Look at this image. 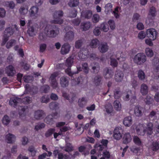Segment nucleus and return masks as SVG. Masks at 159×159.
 Masks as SVG:
<instances>
[{"label": "nucleus", "instance_id": "1", "mask_svg": "<svg viewBox=\"0 0 159 159\" xmlns=\"http://www.w3.org/2000/svg\"><path fill=\"white\" fill-rule=\"evenodd\" d=\"M60 29L55 25H48L45 27V31L47 33L48 36L55 38L59 34Z\"/></svg>", "mask_w": 159, "mask_h": 159}, {"label": "nucleus", "instance_id": "2", "mask_svg": "<svg viewBox=\"0 0 159 159\" xmlns=\"http://www.w3.org/2000/svg\"><path fill=\"white\" fill-rule=\"evenodd\" d=\"M64 13L61 10L55 11L52 15L53 20L50 21L51 24L61 25L63 22V20L61 18L63 16Z\"/></svg>", "mask_w": 159, "mask_h": 159}, {"label": "nucleus", "instance_id": "3", "mask_svg": "<svg viewBox=\"0 0 159 159\" xmlns=\"http://www.w3.org/2000/svg\"><path fill=\"white\" fill-rule=\"evenodd\" d=\"M116 58L118 60L122 61H125V55L121 52H117L112 55L111 57V65L113 67L117 66L118 63L115 60V58Z\"/></svg>", "mask_w": 159, "mask_h": 159}, {"label": "nucleus", "instance_id": "4", "mask_svg": "<svg viewBox=\"0 0 159 159\" xmlns=\"http://www.w3.org/2000/svg\"><path fill=\"white\" fill-rule=\"evenodd\" d=\"M147 60L146 57L144 53H139L135 55L134 58V63L138 65H142L145 63Z\"/></svg>", "mask_w": 159, "mask_h": 159}, {"label": "nucleus", "instance_id": "5", "mask_svg": "<svg viewBox=\"0 0 159 159\" xmlns=\"http://www.w3.org/2000/svg\"><path fill=\"white\" fill-rule=\"evenodd\" d=\"M73 58L71 57L68 58L66 60L65 62V65L67 67L66 69L65 72L70 76H72L74 73H72L71 70V67L73 63Z\"/></svg>", "mask_w": 159, "mask_h": 159}, {"label": "nucleus", "instance_id": "6", "mask_svg": "<svg viewBox=\"0 0 159 159\" xmlns=\"http://www.w3.org/2000/svg\"><path fill=\"white\" fill-rule=\"evenodd\" d=\"M13 33V30L10 27H8L5 30L4 32L2 45H4L6 43L8 39V38L12 35Z\"/></svg>", "mask_w": 159, "mask_h": 159}, {"label": "nucleus", "instance_id": "7", "mask_svg": "<svg viewBox=\"0 0 159 159\" xmlns=\"http://www.w3.org/2000/svg\"><path fill=\"white\" fill-rule=\"evenodd\" d=\"M122 128L120 127H116L113 131V137L116 140H120L122 137Z\"/></svg>", "mask_w": 159, "mask_h": 159}, {"label": "nucleus", "instance_id": "8", "mask_svg": "<svg viewBox=\"0 0 159 159\" xmlns=\"http://www.w3.org/2000/svg\"><path fill=\"white\" fill-rule=\"evenodd\" d=\"M30 16L34 19H36L39 16V8L35 6H33L29 11Z\"/></svg>", "mask_w": 159, "mask_h": 159}, {"label": "nucleus", "instance_id": "9", "mask_svg": "<svg viewBox=\"0 0 159 159\" xmlns=\"http://www.w3.org/2000/svg\"><path fill=\"white\" fill-rule=\"evenodd\" d=\"M156 10L155 7H152L149 9L148 17L147 19L146 22L148 24H149L152 22L153 18L156 16Z\"/></svg>", "mask_w": 159, "mask_h": 159}, {"label": "nucleus", "instance_id": "10", "mask_svg": "<svg viewBox=\"0 0 159 159\" xmlns=\"http://www.w3.org/2000/svg\"><path fill=\"white\" fill-rule=\"evenodd\" d=\"M146 33L147 37L152 40H154L157 38V33L155 29L151 28L148 29L146 30Z\"/></svg>", "mask_w": 159, "mask_h": 159}, {"label": "nucleus", "instance_id": "11", "mask_svg": "<svg viewBox=\"0 0 159 159\" xmlns=\"http://www.w3.org/2000/svg\"><path fill=\"white\" fill-rule=\"evenodd\" d=\"M58 72H54L51 75L49 78V81L51 86L53 88H56L57 87L58 83L56 78L58 75Z\"/></svg>", "mask_w": 159, "mask_h": 159}, {"label": "nucleus", "instance_id": "12", "mask_svg": "<svg viewBox=\"0 0 159 159\" xmlns=\"http://www.w3.org/2000/svg\"><path fill=\"white\" fill-rule=\"evenodd\" d=\"M104 111L106 112V115L110 116L114 114V111L113 107L110 103H108L105 105Z\"/></svg>", "mask_w": 159, "mask_h": 159}, {"label": "nucleus", "instance_id": "13", "mask_svg": "<svg viewBox=\"0 0 159 159\" xmlns=\"http://www.w3.org/2000/svg\"><path fill=\"white\" fill-rule=\"evenodd\" d=\"M136 133L139 135L143 136L146 133L145 125L142 124H140L136 128Z\"/></svg>", "mask_w": 159, "mask_h": 159}, {"label": "nucleus", "instance_id": "14", "mask_svg": "<svg viewBox=\"0 0 159 159\" xmlns=\"http://www.w3.org/2000/svg\"><path fill=\"white\" fill-rule=\"evenodd\" d=\"M60 84L63 87L67 86L69 84V78L66 76L61 77L60 80Z\"/></svg>", "mask_w": 159, "mask_h": 159}, {"label": "nucleus", "instance_id": "15", "mask_svg": "<svg viewBox=\"0 0 159 159\" xmlns=\"http://www.w3.org/2000/svg\"><path fill=\"white\" fill-rule=\"evenodd\" d=\"M88 50L86 49H82L79 52L78 56L79 58L82 60H84L88 57Z\"/></svg>", "mask_w": 159, "mask_h": 159}, {"label": "nucleus", "instance_id": "16", "mask_svg": "<svg viewBox=\"0 0 159 159\" xmlns=\"http://www.w3.org/2000/svg\"><path fill=\"white\" fill-rule=\"evenodd\" d=\"M35 25H30L28 27L27 33L30 36H33L35 35L37 30Z\"/></svg>", "mask_w": 159, "mask_h": 159}, {"label": "nucleus", "instance_id": "17", "mask_svg": "<svg viewBox=\"0 0 159 159\" xmlns=\"http://www.w3.org/2000/svg\"><path fill=\"white\" fill-rule=\"evenodd\" d=\"M45 116L43 111L42 110H38L35 111L34 116V118L37 120H40L43 118Z\"/></svg>", "mask_w": 159, "mask_h": 159}, {"label": "nucleus", "instance_id": "18", "mask_svg": "<svg viewBox=\"0 0 159 159\" xmlns=\"http://www.w3.org/2000/svg\"><path fill=\"white\" fill-rule=\"evenodd\" d=\"M5 139L7 143H12L15 141L16 137L13 134L9 133L6 135Z\"/></svg>", "mask_w": 159, "mask_h": 159}, {"label": "nucleus", "instance_id": "19", "mask_svg": "<svg viewBox=\"0 0 159 159\" xmlns=\"http://www.w3.org/2000/svg\"><path fill=\"white\" fill-rule=\"evenodd\" d=\"M124 76V74L121 71H116L115 73V80L117 82H121Z\"/></svg>", "mask_w": 159, "mask_h": 159}, {"label": "nucleus", "instance_id": "20", "mask_svg": "<svg viewBox=\"0 0 159 159\" xmlns=\"http://www.w3.org/2000/svg\"><path fill=\"white\" fill-rule=\"evenodd\" d=\"M21 100L18 98L14 96L11 97L9 101V104L11 106L15 107L18 103L21 101Z\"/></svg>", "mask_w": 159, "mask_h": 159}, {"label": "nucleus", "instance_id": "21", "mask_svg": "<svg viewBox=\"0 0 159 159\" xmlns=\"http://www.w3.org/2000/svg\"><path fill=\"white\" fill-rule=\"evenodd\" d=\"M99 51L101 53H105L107 51L109 47L106 43H101L98 48Z\"/></svg>", "mask_w": 159, "mask_h": 159}, {"label": "nucleus", "instance_id": "22", "mask_svg": "<svg viewBox=\"0 0 159 159\" xmlns=\"http://www.w3.org/2000/svg\"><path fill=\"white\" fill-rule=\"evenodd\" d=\"M91 25V23L89 21L83 22L81 24L80 28L83 31H87L89 29Z\"/></svg>", "mask_w": 159, "mask_h": 159}, {"label": "nucleus", "instance_id": "23", "mask_svg": "<svg viewBox=\"0 0 159 159\" xmlns=\"http://www.w3.org/2000/svg\"><path fill=\"white\" fill-rule=\"evenodd\" d=\"M146 133L148 135H151L153 133V124L151 122L148 123L145 127Z\"/></svg>", "mask_w": 159, "mask_h": 159}, {"label": "nucleus", "instance_id": "24", "mask_svg": "<svg viewBox=\"0 0 159 159\" xmlns=\"http://www.w3.org/2000/svg\"><path fill=\"white\" fill-rule=\"evenodd\" d=\"M70 45L67 43L64 44L61 47V53L62 54H67L69 51L70 49Z\"/></svg>", "mask_w": 159, "mask_h": 159}, {"label": "nucleus", "instance_id": "25", "mask_svg": "<svg viewBox=\"0 0 159 159\" xmlns=\"http://www.w3.org/2000/svg\"><path fill=\"white\" fill-rule=\"evenodd\" d=\"M132 138L129 133H125L123 137V142L125 144H127L130 143L132 140Z\"/></svg>", "mask_w": 159, "mask_h": 159}, {"label": "nucleus", "instance_id": "26", "mask_svg": "<svg viewBox=\"0 0 159 159\" xmlns=\"http://www.w3.org/2000/svg\"><path fill=\"white\" fill-rule=\"evenodd\" d=\"M92 15V11L90 10L83 11L81 13V16L87 19L91 18Z\"/></svg>", "mask_w": 159, "mask_h": 159}, {"label": "nucleus", "instance_id": "27", "mask_svg": "<svg viewBox=\"0 0 159 159\" xmlns=\"http://www.w3.org/2000/svg\"><path fill=\"white\" fill-rule=\"evenodd\" d=\"M74 37V33L72 31H70L67 32L64 36V40H73Z\"/></svg>", "mask_w": 159, "mask_h": 159}, {"label": "nucleus", "instance_id": "28", "mask_svg": "<svg viewBox=\"0 0 159 159\" xmlns=\"http://www.w3.org/2000/svg\"><path fill=\"white\" fill-rule=\"evenodd\" d=\"M148 91V86L144 83L142 84L141 85L140 89V92L142 95H146Z\"/></svg>", "mask_w": 159, "mask_h": 159}, {"label": "nucleus", "instance_id": "29", "mask_svg": "<svg viewBox=\"0 0 159 159\" xmlns=\"http://www.w3.org/2000/svg\"><path fill=\"white\" fill-rule=\"evenodd\" d=\"M143 108L141 106H137L135 107L134 111V114L136 116H140L142 115Z\"/></svg>", "mask_w": 159, "mask_h": 159}, {"label": "nucleus", "instance_id": "30", "mask_svg": "<svg viewBox=\"0 0 159 159\" xmlns=\"http://www.w3.org/2000/svg\"><path fill=\"white\" fill-rule=\"evenodd\" d=\"M6 72L8 76H13L15 72L14 68L12 65H9L6 67Z\"/></svg>", "mask_w": 159, "mask_h": 159}, {"label": "nucleus", "instance_id": "31", "mask_svg": "<svg viewBox=\"0 0 159 159\" xmlns=\"http://www.w3.org/2000/svg\"><path fill=\"white\" fill-rule=\"evenodd\" d=\"M113 105L115 109L117 111H120L122 108V106L120 102L118 100L115 101Z\"/></svg>", "mask_w": 159, "mask_h": 159}, {"label": "nucleus", "instance_id": "32", "mask_svg": "<svg viewBox=\"0 0 159 159\" xmlns=\"http://www.w3.org/2000/svg\"><path fill=\"white\" fill-rule=\"evenodd\" d=\"M104 71L105 74L104 75L105 78L106 79H110L111 78L113 75V71L108 68H106L105 69Z\"/></svg>", "mask_w": 159, "mask_h": 159}, {"label": "nucleus", "instance_id": "33", "mask_svg": "<svg viewBox=\"0 0 159 159\" xmlns=\"http://www.w3.org/2000/svg\"><path fill=\"white\" fill-rule=\"evenodd\" d=\"M100 41L97 39H93L92 40L89 44L90 47L93 48H96L99 44Z\"/></svg>", "mask_w": 159, "mask_h": 159}, {"label": "nucleus", "instance_id": "34", "mask_svg": "<svg viewBox=\"0 0 159 159\" xmlns=\"http://www.w3.org/2000/svg\"><path fill=\"white\" fill-rule=\"evenodd\" d=\"M28 7L26 6H22L19 9V12L20 14L24 15L27 14L28 12Z\"/></svg>", "mask_w": 159, "mask_h": 159}, {"label": "nucleus", "instance_id": "35", "mask_svg": "<svg viewBox=\"0 0 159 159\" xmlns=\"http://www.w3.org/2000/svg\"><path fill=\"white\" fill-rule=\"evenodd\" d=\"M64 150L66 152H70L74 150V147L70 143H66Z\"/></svg>", "mask_w": 159, "mask_h": 159}, {"label": "nucleus", "instance_id": "36", "mask_svg": "<svg viewBox=\"0 0 159 159\" xmlns=\"http://www.w3.org/2000/svg\"><path fill=\"white\" fill-rule=\"evenodd\" d=\"M123 124L125 126H130L132 124L131 118L130 116L125 118L123 120Z\"/></svg>", "mask_w": 159, "mask_h": 159}, {"label": "nucleus", "instance_id": "37", "mask_svg": "<svg viewBox=\"0 0 159 159\" xmlns=\"http://www.w3.org/2000/svg\"><path fill=\"white\" fill-rule=\"evenodd\" d=\"M27 109V107L26 106L19 107L18 108V112L20 116H24L25 114V111Z\"/></svg>", "mask_w": 159, "mask_h": 159}, {"label": "nucleus", "instance_id": "38", "mask_svg": "<svg viewBox=\"0 0 159 159\" xmlns=\"http://www.w3.org/2000/svg\"><path fill=\"white\" fill-rule=\"evenodd\" d=\"M87 102V100L85 98H80L78 101V105L80 107H83L86 104Z\"/></svg>", "mask_w": 159, "mask_h": 159}, {"label": "nucleus", "instance_id": "39", "mask_svg": "<svg viewBox=\"0 0 159 159\" xmlns=\"http://www.w3.org/2000/svg\"><path fill=\"white\" fill-rule=\"evenodd\" d=\"M133 141L135 144L140 146L142 144V142L141 139L137 136H134L133 137Z\"/></svg>", "mask_w": 159, "mask_h": 159}, {"label": "nucleus", "instance_id": "40", "mask_svg": "<svg viewBox=\"0 0 159 159\" xmlns=\"http://www.w3.org/2000/svg\"><path fill=\"white\" fill-rule=\"evenodd\" d=\"M79 3V0H70L68 5L70 7H76L78 5Z\"/></svg>", "mask_w": 159, "mask_h": 159}, {"label": "nucleus", "instance_id": "41", "mask_svg": "<svg viewBox=\"0 0 159 159\" xmlns=\"http://www.w3.org/2000/svg\"><path fill=\"white\" fill-rule=\"evenodd\" d=\"M48 36L47 33L45 31V28L44 31L41 32L39 36V39L40 40H44L46 39V37Z\"/></svg>", "mask_w": 159, "mask_h": 159}, {"label": "nucleus", "instance_id": "42", "mask_svg": "<svg viewBox=\"0 0 159 159\" xmlns=\"http://www.w3.org/2000/svg\"><path fill=\"white\" fill-rule=\"evenodd\" d=\"M138 77L142 80H144L146 78V76L144 72L142 70H139L138 73Z\"/></svg>", "mask_w": 159, "mask_h": 159}, {"label": "nucleus", "instance_id": "43", "mask_svg": "<svg viewBox=\"0 0 159 159\" xmlns=\"http://www.w3.org/2000/svg\"><path fill=\"white\" fill-rule=\"evenodd\" d=\"M44 121L48 124L52 125L54 122L52 116L51 115L48 116L45 119Z\"/></svg>", "mask_w": 159, "mask_h": 159}, {"label": "nucleus", "instance_id": "44", "mask_svg": "<svg viewBox=\"0 0 159 159\" xmlns=\"http://www.w3.org/2000/svg\"><path fill=\"white\" fill-rule=\"evenodd\" d=\"M4 3L5 6L8 7L11 9H14L15 6V4L13 1L6 2Z\"/></svg>", "mask_w": 159, "mask_h": 159}, {"label": "nucleus", "instance_id": "45", "mask_svg": "<svg viewBox=\"0 0 159 159\" xmlns=\"http://www.w3.org/2000/svg\"><path fill=\"white\" fill-rule=\"evenodd\" d=\"M91 66L92 67V69L94 73H97L98 72L100 69L99 66L98 64H92Z\"/></svg>", "mask_w": 159, "mask_h": 159}, {"label": "nucleus", "instance_id": "46", "mask_svg": "<svg viewBox=\"0 0 159 159\" xmlns=\"http://www.w3.org/2000/svg\"><path fill=\"white\" fill-rule=\"evenodd\" d=\"M100 17L99 15L97 14H94L93 15L92 20L93 23H98L100 20Z\"/></svg>", "mask_w": 159, "mask_h": 159}, {"label": "nucleus", "instance_id": "47", "mask_svg": "<svg viewBox=\"0 0 159 159\" xmlns=\"http://www.w3.org/2000/svg\"><path fill=\"white\" fill-rule=\"evenodd\" d=\"M145 53L147 56L149 57H152L154 54L152 50L148 48L146 49Z\"/></svg>", "mask_w": 159, "mask_h": 159}, {"label": "nucleus", "instance_id": "48", "mask_svg": "<svg viewBox=\"0 0 159 159\" xmlns=\"http://www.w3.org/2000/svg\"><path fill=\"white\" fill-rule=\"evenodd\" d=\"M101 30L104 32H107L109 29V27L108 25L105 23L103 22L101 24Z\"/></svg>", "mask_w": 159, "mask_h": 159}, {"label": "nucleus", "instance_id": "49", "mask_svg": "<svg viewBox=\"0 0 159 159\" xmlns=\"http://www.w3.org/2000/svg\"><path fill=\"white\" fill-rule=\"evenodd\" d=\"M10 121V119L7 115H5L2 119V122L3 124L6 125H8Z\"/></svg>", "mask_w": 159, "mask_h": 159}, {"label": "nucleus", "instance_id": "50", "mask_svg": "<svg viewBox=\"0 0 159 159\" xmlns=\"http://www.w3.org/2000/svg\"><path fill=\"white\" fill-rule=\"evenodd\" d=\"M62 96L66 99L68 100L70 102H73L75 99V96L72 97L70 99L68 95L66 93H63Z\"/></svg>", "mask_w": 159, "mask_h": 159}, {"label": "nucleus", "instance_id": "51", "mask_svg": "<svg viewBox=\"0 0 159 159\" xmlns=\"http://www.w3.org/2000/svg\"><path fill=\"white\" fill-rule=\"evenodd\" d=\"M150 148L153 151L157 150L159 149L158 143L156 142H152Z\"/></svg>", "mask_w": 159, "mask_h": 159}, {"label": "nucleus", "instance_id": "52", "mask_svg": "<svg viewBox=\"0 0 159 159\" xmlns=\"http://www.w3.org/2000/svg\"><path fill=\"white\" fill-rule=\"evenodd\" d=\"M101 80V77L100 75H98L95 77L93 82L95 85H98L100 84Z\"/></svg>", "mask_w": 159, "mask_h": 159}, {"label": "nucleus", "instance_id": "53", "mask_svg": "<svg viewBox=\"0 0 159 159\" xmlns=\"http://www.w3.org/2000/svg\"><path fill=\"white\" fill-rule=\"evenodd\" d=\"M59 104L56 102H52L49 104L50 108L52 110H55L58 108Z\"/></svg>", "mask_w": 159, "mask_h": 159}, {"label": "nucleus", "instance_id": "54", "mask_svg": "<svg viewBox=\"0 0 159 159\" xmlns=\"http://www.w3.org/2000/svg\"><path fill=\"white\" fill-rule=\"evenodd\" d=\"M28 150L31 153V156L32 157L35 156L36 151L35 150L34 147L33 146H30L28 148Z\"/></svg>", "mask_w": 159, "mask_h": 159}, {"label": "nucleus", "instance_id": "55", "mask_svg": "<svg viewBox=\"0 0 159 159\" xmlns=\"http://www.w3.org/2000/svg\"><path fill=\"white\" fill-rule=\"evenodd\" d=\"M101 33L100 28L99 27L97 26L95 27L93 30V33L95 35L98 36Z\"/></svg>", "mask_w": 159, "mask_h": 159}, {"label": "nucleus", "instance_id": "56", "mask_svg": "<svg viewBox=\"0 0 159 159\" xmlns=\"http://www.w3.org/2000/svg\"><path fill=\"white\" fill-rule=\"evenodd\" d=\"M16 43V41L14 39H11L7 43L6 47L8 48H10L14 45Z\"/></svg>", "mask_w": 159, "mask_h": 159}, {"label": "nucleus", "instance_id": "57", "mask_svg": "<svg viewBox=\"0 0 159 159\" xmlns=\"http://www.w3.org/2000/svg\"><path fill=\"white\" fill-rule=\"evenodd\" d=\"M77 16V11L75 9H73L70 11L68 16L71 18L75 17Z\"/></svg>", "mask_w": 159, "mask_h": 159}, {"label": "nucleus", "instance_id": "58", "mask_svg": "<svg viewBox=\"0 0 159 159\" xmlns=\"http://www.w3.org/2000/svg\"><path fill=\"white\" fill-rule=\"evenodd\" d=\"M108 23L111 30H113L115 29L116 25L113 20H109L108 21Z\"/></svg>", "mask_w": 159, "mask_h": 159}, {"label": "nucleus", "instance_id": "59", "mask_svg": "<svg viewBox=\"0 0 159 159\" xmlns=\"http://www.w3.org/2000/svg\"><path fill=\"white\" fill-rule=\"evenodd\" d=\"M55 131V129L53 128H51L49 129L46 133L45 135L47 137H48L51 136L54 133Z\"/></svg>", "mask_w": 159, "mask_h": 159}, {"label": "nucleus", "instance_id": "60", "mask_svg": "<svg viewBox=\"0 0 159 159\" xmlns=\"http://www.w3.org/2000/svg\"><path fill=\"white\" fill-rule=\"evenodd\" d=\"M45 126V125L44 123H39L38 124L35 126V129L38 131L44 128Z\"/></svg>", "mask_w": 159, "mask_h": 159}, {"label": "nucleus", "instance_id": "61", "mask_svg": "<svg viewBox=\"0 0 159 159\" xmlns=\"http://www.w3.org/2000/svg\"><path fill=\"white\" fill-rule=\"evenodd\" d=\"M31 98L30 97H26L22 100V102L26 104L30 103L31 102Z\"/></svg>", "mask_w": 159, "mask_h": 159}, {"label": "nucleus", "instance_id": "62", "mask_svg": "<svg viewBox=\"0 0 159 159\" xmlns=\"http://www.w3.org/2000/svg\"><path fill=\"white\" fill-rule=\"evenodd\" d=\"M83 43V40L82 39L78 40L75 43V47L76 48H80L82 45Z\"/></svg>", "mask_w": 159, "mask_h": 159}, {"label": "nucleus", "instance_id": "63", "mask_svg": "<svg viewBox=\"0 0 159 159\" xmlns=\"http://www.w3.org/2000/svg\"><path fill=\"white\" fill-rule=\"evenodd\" d=\"M119 7H117L115 8L114 11L113 12V14L114 16L116 19L118 18L119 16Z\"/></svg>", "mask_w": 159, "mask_h": 159}, {"label": "nucleus", "instance_id": "64", "mask_svg": "<svg viewBox=\"0 0 159 159\" xmlns=\"http://www.w3.org/2000/svg\"><path fill=\"white\" fill-rule=\"evenodd\" d=\"M41 100L42 102L47 103L49 101V98L48 96L45 95L43 96Z\"/></svg>", "mask_w": 159, "mask_h": 159}]
</instances>
